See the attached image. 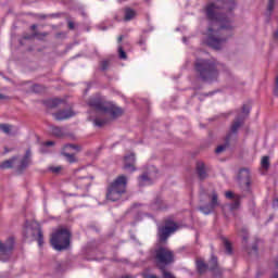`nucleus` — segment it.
<instances>
[{
	"label": "nucleus",
	"instance_id": "obj_1",
	"mask_svg": "<svg viewBox=\"0 0 278 278\" xmlns=\"http://www.w3.org/2000/svg\"><path fill=\"white\" fill-rule=\"evenodd\" d=\"M216 10L232 12L236 10V1L216 0L205 8L206 18L210 21L206 45L212 49L220 50L227 42V38H231L233 34V17L225 13H217Z\"/></svg>",
	"mask_w": 278,
	"mask_h": 278
},
{
	"label": "nucleus",
	"instance_id": "obj_2",
	"mask_svg": "<svg viewBox=\"0 0 278 278\" xmlns=\"http://www.w3.org/2000/svg\"><path fill=\"white\" fill-rule=\"evenodd\" d=\"M220 63L212 59H197L193 63L195 77L204 84H214L218 81Z\"/></svg>",
	"mask_w": 278,
	"mask_h": 278
},
{
	"label": "nucleus",
	"instance_id": "obj_3",
	"mask_svg": "<svg viewBox=\"0 0 278 278\" xmlns=\"http://www.w3.org/2000/svg\"><path fill=\"white\" fill-rule=\"evenodd\" d=\"M128 182L129 180L125 175H119L113 181H111L106 187V201H111L112 203L121 201L123 195L127 194Z\"/></svg>",
	"mask_w": 278,
	"mask_h": 278
},
{
	"label": "nucleus",
	"instance_id": "obj_4",
	"mask_svg": "<svg viewBox=\"0 0 278 278\" xmlns=\"http://www.w3.org/2000/svg\"><path fill=\"white\" fill-rule=\"evenodd\" d=\"M152 258L156 264L157 269L161 271L166 270V266L175 264V252L168 247L156 244L155 249L152 250Z\"/></svg>",
	"mask_w": 278,
	"mask_h": 278
},
{
	"label": "nucleus",
	"instance_id": "obj_5",
	"mask_svg": "<svg viewBox=\"0 0 278 278\" xmlns=\"http://www.w3.org/2000/svg\"><path fill=\"white\" fill-rule=\"evenodd\" d=\"M73 235L67 228H59L50 236V244L54 251H66L71 249V238Z\"/></svg>",
	"mask_w": 278,
	"mask_h": 278
},
{
	"label": "nucleus",
	"instance_id": "obj_6",
	"mask_svg": "<svg viewBox=\"0 0 278 278\" xmlns=\"http://www.w3.org/2000/svg\"><path fill=\"white\" fill-rule=\"evenodd\" d=\"M177 229H179V226H177V223H175L173 219H167L163 226H159L157 238L160 244H166V242H168V238H170V235L175 233Z\"/></svg>",
	"mask_w": 278,
	"mask_h": 278
},
{
	"label": "nucleus",
	"instance_id": "obj_7",
	"mask_svg": "<svg viewBox=\"0 0 278 278\" xmlns=\"http://www.w3.org/2000/svg\"><path fill=\"white\" fill-rule=\"evenodd\" d=\"M15 242L14 237H9L4 243L0 241V260L2 262H8L12 257Z\"/></svg>",
	"mask_w": 278,
	"mask_h": 278
},
{
	"label": "nucleus",
	"instance_id": "obj_8",
	"mask_svg": "<svg viewBox=\"0 0 278 278\" xmlns=\"http://www.w3.org/2000/svg\"><path fill=\"white\" fill-rule=\"evenodd\" d=\"M208 199H211V202L208 204L199 206L200 212L202 214H205L206 216L212 214L218 205H220V202H218V193L216 191H212L211 194H208Z\"/></svg>",
	"mask_w": 278,
	"mask_h": 278
},
{
	"label": "nucleus",
	"instance_id": "obj_9",
	"mask_svg": "<svg viewBox=\"0 0 278 278\" xmlns=\"http://www.w3.org/2000/svg\"><path fill=\"white\" fill-rule=\"evenodd\" d=\"M237 181L240 186H245L247 190H251V172L248 168H241Z\"/></svg>",
	"mask_w": 278,
	"mask_h": 278
},
{
	"label": "nucleus",
	"instance_id": "obj_10",
	"mask_svg": "<svg viewBox=\"0 0 278 278\" xmlns=\"http://www.w3.org/2000/svg\"><path fill=\"white\" fill-rule=\"evenodd\" d=\"M108 101H104L103 98L96 96L88 100L89 108H92L97 112H105V108H108Z\"/></svg>",
	"mask_w": 278,
	"mask_h": 278
},
{
	"label": "nucleus",
	"instance_id": "obj_11",
	"mask_svg": "<svg viewBox=\"0 0 278 278\" xmlns=\"http://www.w3.org/2000/svg\"><path fill=\"white\" fill-rule=\"evenodd\" d=\"M207 266L208 270L213 273V278H223V268H220V265H218L217 256L212 255Z\"/></svg>",
	"mask_w": 278,
	"mask_h": 278
},
{
	"label": "nucleus",
	"instance_id": "obj_12",
	"mask_svg": "<svg viewBox=\"0 0 278 278\" xmlns=\"http://www.w3.org/2000/svg\"><path fill=\"white\" fill-rule=\"evenodd\" d=\"M75 177L76 188H90V186H92V179H94L92 176H81L79 172L75 173Z\"/></svg>",
	"mask_w": 278,
	"mask_h": 278
},
{
	"label": "nucleus",
	"instance_id": "obj_13",
	"mask_svg": "<svg viewBox=\"0 0 278 278\" xmlns=\"http://www.w3.org/2000/svg\"><path fill=\"white\" fill-rule=\"evenodd\" d=\"M123 168L127 173H136L137 168H136V154L135 153H130L124 157Z\"/></svg>",
	"mask_w": 278,
	"mask_h": 278
},
{
	"label": "nucleus",
	"instance_id": "obj_14",
	"mask_svg": "<svg viewBox=\"0 0 278 278\" xmlns=\"http://www.w3.org/2000/svg\"><path fill=\"white\" fill-rule=\"evenodd\" d=\"M226 199L233 200V202L230 204V210H240V203L242 201V195L236 194L232 191H226L225 192Z\"/></svg>",
	"mask_w": 278,
	"mask_h": 278
},
{
	"label": "nucleus",
	"instance_id": "obj_15",
	"mask_svg": "<svg viewBox=\"0 0 278 278\" xmlns=\"http://www.w3.org/2000/svg\"><path fill=\"white\" fill-rule=\"evenodd\" d=\"M53 116L55 121H66L68 118H73L75 116V112H73V109H66V110H60L56 113H53Z\"/></svg>",
	"mask_w": 278,
	"mask_h": 278
},
{
	"label": "nucleus",
	"instance_id": "obj_16",
	"mask_svg": "<svg viewBox=\"0 0 278 278\" xmlns=\"http://www.w3.org/2000/svg\"><path fill=\"white\" fill-rule=\"evenodd\" d=\"M104 114H110L112 118H118V116H123V109L108 102Z\"/></svg>",
	"mask_w": 278,
	"mask_h": 278
},
{
	"label": "nucleus",
	"instance_id": "obj_17",
	"mask_svg": "<svg viewBox=\"0 0 278 278\" xmlns=\"http://www.w3.org/2000/svg\"><path fill=\"white\" fill-rule=\"evenodd\" d=\"M197 175L199 177L200 181H204V179H207V172L205 170V163L198 162L195 166Z\"/></svg>",
	"mask_w": 278,
	"mask_h": 278
},
{
	"label": "nucleus",
	"instance_id": "obj_18",
	"mask_svg": "<svg viewBox=\"0 0 278 278\" xmlns=\"http://www.w3.org/2000/svg\"><path fill=\"white\" fill-rule=\"evenodd\" d=\"M247 117H236L235 121L232 122L231 126H230V136L231 134H238V129H240V127H242V125H244V119Z\"/></svg>",
	"mask_w": 278,
	"mask_h": 278
},
{
	"label": "nucleus",
	"instance_id": "obj_19",
	"mask_svg": "<svg viewBox=\"0 0 278 278\" xmlns=\"http://www.w3.org/2000/svg\"><path fill=\"white\" fill-rule=\"evenodd\" d=\"M136 16H138V12H136V10L126 7L124 9V21L125 23H129V21H134V18H136Z\"/></svg>",
	"mask_w": 278,
	"mask_h": 278
},
{
	"label": "nucleus",
	"instance_id": "obj_20",
	"mask_svg": "<svg viewBox=\"0 0 278 278\" xmlns=\"http://www.w3.org/2000/svg\"><path fill=\"white\" fill-rule=\"evenodd\" d=\"M195 266L199 275H205L210 270V266L203 260H198Z\"/></svg>",
	"mask_w": 278,
	"mask_h": 278
},
{
	"label": "nucleus",
	"instance_id": "obj_21",
	"mask_svg": "<svg viewBox=\"0 0 278 278\" xmlns=\"http://www.w3.org/2000/svg\"><path fill=\"white\" fill-rule=\"evenodd\" d=\"M47 36H49V33L35 31L33 35L24 34L23 39L24 40H34V38H38V40H42V38H47Z\"/></svg>",
	"mask_w": 278,
	"mask_h": 278
},
{
	"label": "nucleus",
	"instance_id": "obj_22",
	"mask_svg": "<svg viewBox=\"0 0 278 278\" xmlns=\"http://www.w3.org/2000/svg\"><path fill=\"white\" fill-rule=\"evenodd\" d=\"M16 160H18V156H13V157L0 163V168L2 170H5L8 168H13L14 167V162H16Z\"/></svg>",
	"mask_w": 278,
	"mask_h": 278
},
{
	"label": "nucleus",
	"instance_id": "obj_23",
	"mask_svg": "<svg viewBox=\"0 0 278 278\" xmlns=\"http://www.w3.org/2000/svg\"><path fill=\"white\" fill-rule=\"evenodd\" d=\"M230 141H231V134H228L225 138V143L222 146H218L215 150V153H223V151H225L226 149H229Z\"/></svg>",
	"mask_w": 278,
	"mask_h": 278
},
{
	"label": "nucleus",
	"instance_id": "obj_24",
	"mask_svg": "<svg viewBox=\"0 0 278 278\" xmlns=\"http://www.w3.org/2000/svg\"><path fill=\"white\" fill-rule=\"evenodd\" d=\"M138 182L140 187L151 185V177H149V173H143L138 177Z\"/></svg>",
	"mask_w": 278,
	"mask_h": 278
},
{
	"label": "nucleus",
	"instance_id": "obj_25",
	"mask_svg": "<svg viewBox=\"0 0 278 278\" xmlns=\"http://www.w3.org/2000/svg\"><path fill=\"white\" fill-rule=\"evenodd\" d=\"M50 129H51L52 136H55V138H62L64 136V128L60 126L50 125Z\"/></svg>",
	"mask_w": 278,
	"mask_h": 278
},
{
	"label": "nucleus",
	"instance_id": "obj_26",
	"mask_svg": "<svg viewBox=\"0 0 278 278\" xmlns=\"http://www.w3.org/2000/svg\"><path fill=\"white\" fill-rule=\"evenodd\" d=\"M66 104V101L60 99V98H54L52 100L48 101V108H50L51 110L58 108L59 105Z\"/></svg>",
	"mask_w": 278,
	"mask_h": 278
},
{
	"label": "nucleus",
	"instance_id": "obj_27",
	"mask_svg": "<svg viewBox=\"0 0 278 278\" xmlns=\"http://www.w3.org/2000/svg\"><path fill=\"white\" fill-rule=\"evenodd\" d=\"M223 244L225 248L226 255H233V247L231 245V242L227 240V238L223 239Z\"/></svg>",
	"mask_w": 278,
	"mask_h": 278
},
{
	"label": "nucleus",
	"instance_id": "obj_28",
	"mask_svg": "<svg viewBox=\"0 0 278 278\" xmlns=\"http://www.w3.org/2000/svg\"><path fill=\"white\" fill-rule=\"evenodd\" d=\"M31 164V161H27L26 159H22L20 164L17 165V173H23L27 169V167Z\"/></svg>",
	"mask_w": 278,
	"mask_h": 278
},
{
	"label": "nucleus",
	"instance_id": "obj_29",
	"mask_svg": "<svg viewBox=\"0 0 278 278\" xmlns=\"http://www.w3.org/2000/svg\"><path fill=\"white\" fill-rule=\"evenodd\" d=\"M31 91L35 92V94H42V92L47 91V87L36 84L31 87Z\"/></svg>",
	"mask_w": 278,
	"mask_h": 278
},
{
	"label": "nucleus",
	"instance_id": "obj_30",
	"mask_svg": "<svg viewBox=\"0 0 278 278\" xmlns=\"http://www.w3.org/2000/svg\"><path fill=\"white\" fill-rule=\"evenodd\" d=\"M12 127L13 126L10 124H0V131L7 136H10L12 134Z\"/></svg>",
	"mask_w": 278,
	"mask_h": 278
},
{
	"label": "nucleus",
	"instance_id": "obj_31",
	"mask_svg": "<svg viewBox=\"0 0 278 278\" xmlns=\"http://www.w3.org/2000/svg\"><path fill=\"white\" fill-rule=\"evenodd\" d=\"M92 122L96 127H103L104 125H108V118L96 117Z\"/></svg>",
	"mask_w": 278,
	"mask_h": 278
},
{
	"label": "nucleus",
	"instance_id": "obj_32",
	"mask_svg": "<svg viewBox=\"0 0 278 278\" xmlns=\"http://www.w3.org/2000/svg\"><path fill=\"white\" fill-rule=\"evenodd\" d=\"M62 155H64V157L70 164H75L77 162V156H75V154L63 152Z\"/></svg>",
	"mask_w": 278,
	"mask_h": 278
},
{
	"label": "nucleus",
	"instance_id": "obj_33",
	"mask_svg": "<svg viewBox=\"0 0 278 278\" xmlns=\"http://www.w3.org/2000/svg\"><path fill=\"white\" fill-rule=\"evenodd\" d=\"M261 166L265 170H268V168H270V157L269 156H263V159L261 161Z\"/></svg>",
	"mask_w": 278,
	"mask_h": 278
},
{
	"label": "nucleus",
	"instance_id": "obj_34",
	"mask_svg": "<svg viewBox=\"0 0 278 278\" xmlns=\"http://www.w3.org/2000/svg\"><path fill=\"white\" fill-rule=\"evenodd\" d=\"M37 242L39 247H42V244H45V236L42 235V229L40 228L37 229Z\"/></svg>",
	"mask_w": 278,
	"mask_h": 278
},
{
	"label": "nucleus",
	"instance_id": "obj_35",
	"mask_svg": "<svg viewBox=\"0 0 278 278\" xmlns=\"http://www.w3.org/2000/svg\"><path fill=\"white\" fill-rule=\"evenodd\" d=\"M24 238H29L30 236H34V228L31 227H25L23 230Z\"/></svg>",
	"mask_w": 278,
	"mask_h": 278
},
{
	"label": "nucleus",
	"instance_id": "obj_36",
	"mask_svg": "<svg viewBox=\"0 0 278 278\" xmlns=\"http://www.w3.org/2000/svg\"><path fill=\"white\" fill-rule=\"evenodd\" d=\"M118 55L119 60H127V52H125L122 46L118 47Z\"/></svg>",
	"mask_w": 278,
	"mask_h": 278
},
{
	"label": "nucleus",
	"instance_id": "obj_37",
	"mask_svg": "<svg viewBox=\"0 0 278 278\" xmlns=\"http://www.w3.org/2000/svg\"><path fill=\"white\" fill-rule=\"evenodd\" d=\"M101 71H108L110 68V61L105 60L100 63Z\"/></svg>",
	"mask_w": 278,
	"mask_h": 278
},
{
	"label": "nucleus",
	"instance_id": "obj_38",
	"mask_svg": "<svg viewBox=\"0 0 278 278\" xmlns=\"http://www.w3.org/2000/svg\"><path fill=\"white\" fill-rule=\"evenodd\" d=\"M23 159L28 161V162H31V150L30 149L26 150L25 155L23 156Z\"/></svg>",
	"mask_w": 278,
	"mask_h": 278
},
{
	"label": "nucleus",
	"instance_id": "obj_39",
	"mask_svg": "<svg viewBox=\"0 0 278 278\" xmlns=\"http://www.w3.org/2000/svg\"><path fill=\"white\" fill-rule=\"evenodd\" d=\"M268 12H273L275 10V0H269L267 5Z\"/></svg>",
	"mask_w": 278,
	"mask_h": 278
},
{
	"label": "nucleus",
	"instance_id": "obj_40",
	"mask_svg": "<svg viewBox=\"0 0 278 278\" xmlns=\"http://www.w3.org/2000/svg\"><path fill=\"white\" fill-rule=\"evenodd\" d=\"M65 149H73L74 151H81V148L77 144H67Z\"/></svg>",
	"mask_w": 278,
	"mask_h": 278
},
{
	"label": "nucleus",
	"instance_id": "obj_41",
	"mask_svg": "<svg viewBox=\"0 0 278 278\" xmlns=\"http://www.w3.org/2000/svg\"><path fill=\"white\" fill-rule=\"evenodd\" d=\"M250 112H251V109L247 104H243L242 114H245V116H249Z\"/></svg>",
	"mask_w": 278,
	"mask_h": 278
},
{
	"label": "nucleus",
	"instance_id": "obj_42",
	"mask_svg": "<svg viewBox=\"0 0 278 278\" xmlns=\"http://www.w3.org/2000/svg\"><path fill=\"white\" fill-rule=\"evenodd\" d=\"M242 239H243V242H245V244H247V242H249V232L244 231Z\"/></svg>",
	"mask_w": 278,
	"mask_h": 278
},
{
	"label": "nucleus",
	"instance_id": "obj_43",
	"mask_svg": "<svg viewBox=\"0 0 278 278\" xmlns=\"http://www.w3.org/2000/svg\"><path fill=\"white\" fill-rule=\"evenodd\" d=\"M68 29H75V23L73 21L67 22Z\"/></svg>",
	"mask_w": 278,
	"mask_h": 278
},
{
	"label": "nucleus",
	"instance_id": "obj_44",
	"mask_svg": "<svg viewBox=\"0 0 278 278\" xmlns=\"http://www.w3.org/2000/svg\"><path fill=\"white\" fill-rule=\"evenodd\" d=\"M50 170L52 173H60L62 170V167H51Z\"/></svg>",
	"mask_w": 278,
	"mask_h": 278
},
{
	"label": "nucleus",
	"instance_id": "obj_45",
	"mask_svg": "<svg viewBox=\"0 0 278 278\" xmlns=\"http://www.w3.org/2000/svg\"><path fill=\"white\" fill-rule=\"evenodd\" d=\"M53 144H55V142H53V141H47L46 142V147H53Z\"/></svg>",
	"mask_w": 278,
	"mask_h": 278
},
{
	"label": "nucleus",
	"instance_id": "obj_46",
	"mask_svg": "<svg viewBox=\"0 0 278 278\" xmlns=\"http://www.w3.org/2000/svg\"><path fill=\"white\" fill-rule=\"evenodd\" d=\"M30 29H31L33 31H36V29H38V25L33 24V25L30 26Z\"/></svg>",
	"mask_w": 278,
	"mask_h": 278
},
{
	"label": "nucleus",
	"instance_id": "obj_47",
	"mask_svg": "<svg viewBox=\"0 0 278 278\" xmlns=\"http://www.w3.org/2000/svg\"><path fill=\"white\" fill-rule=\"evenodd\" d=\"M5 99H8V96H5V94H3V93H0V101H3V100H5Z\"/></svg>",
	"mask_w": 278,
	"mask_h": 278
},
{
	"label": "nucleus",
	"instance_id": "obj_48",
	"mask_svg": "<svg viewBox=\"0 0 278 278\" xmlns=\"http://www.w3.org/2000/svg\"><path fill=\"white\" fill-rule=\"evenodd\" d=\"M274 94H275V97H278V87H275Z\"/></svg>",
	"mask_w": 278,
	"mask_h": 278
},
{
	"label": "nucleus",
	"instance_id": "obj_49",
	"mask_svg": "<svg viewBox=\"0 0 278 278\" xmlns=\"http://www.w3.org/2000/svg\"><path fill=\"white\" fill-rule=\"evenodd\" d=\"M117 42H123V35L117 38Z\"/></svg>",
	"mask_w": 278,
	"mask_h": 278
},
{
	"label": "nucleus",
	"instance_id": "obj_50",
	"mask_svg": "<svg viewBox=\"0 0 278 278\" xmlns=\"http://www.w3.org/2000/svg\"><path fill=\"white\" fill-rule=\"evenodd\" d=\"M10 151H12V149L4 148V154L10 153Z\"/></svg>",
	"mask_w": 278,
	"mask_h": 278
},
{
	"label": "nucleus",
	"instance_id": "obj_51",
	"mask_svg": "<svg viewBox=\"0 0 278 278\" xmlns=\"http://www.w3.org/2000/svg\"><path fill=\"white\" fill-rule=\"evenodd\" d=\"M29 1V3H38V1H40V0H28Z\"/></svg>",
	"mask_w": 278,
	"mask_h": 278
},
{
	"label": "nucleus",
	"instance_id": "obj_52",
	"mask_svg": "<svg viewBox=\"0 0 278 278\" xmlns=\"http://www.w3.org/2000/svg\"><path fill=\"white\" fill-rule=\"evenodd\" d=\"M271 278H278V273H274V275L271 276Z\"/></svg>",
	"mask_w": 278,
	"mask_h": 278
},
{
	"label": "nucleus",
	"instance_id": "obj_53",
	"mask_svg": "<svg viewBox=\"0 0 278 278\" xmlns=\"http://www.w3.org/2000/svg\"><path fill=\"white\" fill-rule=\"evenodd\" d=\"M276 87H278V76L276 77Z\"/></svg>",
	"mask_w": 278,
	"mask_h": 278
}]
</instances>
